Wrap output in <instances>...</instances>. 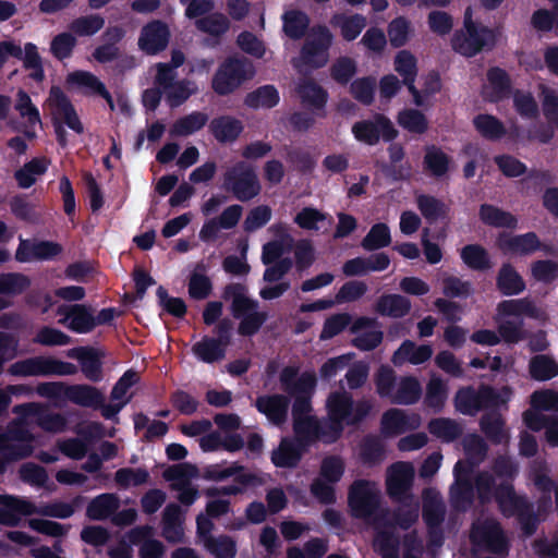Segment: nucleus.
I'll return each mask as SVG.
<instances>
[{"instance_id": "de8ad7c7", "label": "nucleus", "mask_w": 558, "mask_h": 558, "mask_svg": "<svg viewBox=\"0 0 558 558\" xmlns=\"http://www.w3.org/2000/svg\"><path fill=\"white\" fill-rule=\"evenodd\" d=\"M279 92L274 85H263L246 94L244 105L251 109H271L279 104Z\"/></svg>"}, {"instance_id": "338daca9", "label": "nucleus", "mask_w": 558, "mask_h": 558, "mask_svg": "<svg viewBox=\"0 0 558 558\" xmlns=\"http://www.w3.org/2000/svg\"><path fill=\"white\" fill-rule=\"evenodd\" d=\"M532 278L545 284L553 283L558 278V262L553 259H537L531 264Z\"/></svg>"}, {"instance_id": "69168bd1", "label": "nucleus", "mask_w": 558, "mask_h": 558, "mask_svg": "<svg viewBox=\"0 0 558 558\" xmlns=\"http://www.w3.org/2000/svg\"><path fill=\"white\" fill-rule=\"evenodd\" d=\"M331 78L340 84L347 85L356 74V62L350 57H339L331 64L330 69Z\"/></svg>"}, {"instance_id": "4d7b16f0", "label": "nucleus", "mask_w": 558, "mask_h": 558, "mask_svg": "<svg viewBox=\"0 0 558 558\" xmlns=\"http://www.w3.org/2000/svg\"><path fill=\"white\" fill-rule=\"evenodd\" d=\"M333 23L340 27L341 36L347 41H353L366 26V17L355 13L352 15L336 14Z\"/></svg>"}, {"instance_id": "473e14b6", "label": "nucleus", "mask_w": 558, "mask_h": 558, "mask_svg": "<svg viewBox=\"0 0 558 558\" xmlns=\"http://www.w3.org/2000/svg\"><path fill=\"white\" fill-rule=\"evenodd\" d=\"M478 217L484 225L493 228L515 229L519 222L510 211L487 203L480 206Z\"/></svg>"}, {"instance_id": "20e7f679", "label": "nucleus", "mask_w": 558, "mask_h": 558, "mask_svg": "<svg viewBox=\"0 0 558 558\" xmlns=\"http://www.w3.org/2000/svg\"><path fill=\"white\" fill-rule=\"evenodd\" d=\"M499 36L498 27H488L474 21L472 10L468 8L464 12L462 27L452 35L451 47L457 53L472 58L483 51L493 50Z\"/></svg>"}, {"instance_id": "e2e57ef3", "label": "nucleus", "mask_w": 558, "mask_h": 558, "mask_svg": "<svg viewBox=\"0 0 558 558\" xmlns=\"http://www.w3.org/2000/svg\"><path fill=\"white\" fill-rule=\"evenodd\" d=\"M442 294L452 299H468L473 294V286L469 280H463L457 276H447L442 279Z\"/></svg>"}, {"instance_id": "412c9836", "label": "nucleus", "mask_w": 558, "mask_h": 558, "mask_svg": "<svg viewBox=\"0 0 558 558\" xmlns=\"http://www.w3.org/2000/svg\"><path fill=\"white\" fill-rule=\"evenodd\" d=\"M49 99L53 107V118H57V121L62 120L69 129L77 134H82L84 132L83 123L65 93L59 86H52Z\"/></svg>"}, {"instance_id": "e433bc0d", "label": "nucleus", "mask_w": 558, "mask_h": 558, "mask_svg": "<svg viewBox=\"0 0 558 558\" xmlns=\"http://www.w3.org/2000/svg\"><path fill=\"white\" fill-rule=\"evenodd\" d=\"M451 157L436 145L425 147L423 167L435 178H441L450 169Z\"/></svg>"}, {"instance_id": "9b49d317", "label": "nucleus", "mask_w": 558, "mask_h": 558, "mask_svg": "<svg viewBox=\"0 0 558 558\" xmlns=\"http://www.w3.org/2000/svg\"><path fill=\"white\" fill-rule=\"evenodd\" d=\"M351 132L357 142L368 146L377 145L380 140L393 142L399 135L391 120L384 113H375L372 119L356 121Z\"/></svg>"}, {"instance_id": "393cba45", "label": "nucleus", "mask_w": 558, "mask_h": 558, "mask_svg": "<svg viewBox=\"0 0 558 558\" xmlns=\"http://www.w3.org/2000/svg\"><path fill=\"white\" fill-rule=\"evenodd\" d=\"M0 504V524L7 526H16L20 523V515H32L37 512L36 506L28 500L15 497L1 495Z\"/></svg>"}, {"instance_id": "864d4df0", "label": "nucleus", "mask_w": 558, "mask_h": 558, "mask_svg": "<svg viewBox=\"0 0 558 558\" xmlns=\"http://www.w3.org/2000/svg\"><path fill=\"white\" fill-rule=\"evenodd\" d=\"M9 372L13 376H48V357L34 356L13 363Z\"/></svg>"}, {"instance_id": "cd10ccee", "label": "nucleus", "mask_w": 558, "mask_h": 558, "mask_svg": "<svg viewBox=\"0 0 558 558\" xmlns=\"http://www.w3.org/2000/svg\"><path fill=\"white\" fill-rule=\"evenodd\" d=\"M422 499V517L426 526H441L446 518V507L440 494L428 487L423 490Z\"/></svg>"}, {"instance_id": "0eeeda50", "label": "nucleus", "mask_w": 558, "mask_h": 558, "mask_svg": "<svg viewBox=\"0 0 558 558\" xmlns=\"http://www.w3.org/2000/svg\"><path fill=\"white\" fill-rule=\"evenodd\" d=\"M508 399L492 386L482 384L475 389L473 386L461 387L457 390L453 404L456 410L469 416H474L478 412L488 409H495L506 403Z\"/></svg>"}, {"instance_id": "603ef678", "label": "nucleus", "mask_w": 558, "mask_h": 558, "mask_svg": "<svg viewBox=\"0 0 558 558\" xmlns=\"http://www.w3.org/2000/svg\"><path fill=\"white\" fill-rule=\"evenodd\" d=\"M497 332L500 342L506 344H517L527 338V331L524 329L523 319H501L496 317Z\"/></svg>"}, {"instance_id": "6e6552de", "label": "nucleus", "mask_w": 558, "mask_h": 558, "mask_svg": "<svg viewBox=\"0 0 558 558\" xmlns=\"http://www.w3.org/2000/svg\"><path fill=\"white\" fill-rule=\"evenodd\" d=\"M223 189L240 202H248L262 190L257 173L253 166L238 161L223 174Z\"/></svg>"}, {"instance_id": "dca6fc26", "label": "nucleus", "mask_w": 558, "mask_h": 558, "mask_svg": "<svg viewBox=\"0 0 558 558\" xmlns=\"http://www.w3.org/2000/svg\"><path fill=\"white\" fill-rule=\"evenodd\" d=\"M66 356L78 362L84 377L92 383L104 379L105 352L94 347H76L66 352Z\"/></svg>"}, {"instance_id": "f257e3e1", "label": "nucleus", "mask_w": 558, "mask_h": 558, "mask_svg": "<svg viewBox=\"0 0 558 558\" xmlns=\"http://www.w3.org/2000/svg\"><path fill=\"white\" fill-rule=\"evenodd\" d=\"M474 488L482 504L494 496L500 513L506 518L515 517L526 536L533 535L538 527V515L534 504L524 495H518L510 482L495 485V478L488 472H480L474 480Z\"/></svg>"}, {"instance_id": "79ce46f5", "label": "nucleus", "mask_w": 558, "mask_h": 558, "mask_svg": "<svg viewBox=\"0 0 558 558\" xmlns=\"http://www.w3.org/2000/svg\"><path fill=\"white\" fill-rule=\"evenodd\" d=\"M460 258L475 271H486L493 267L488 251L477 243L464 245L460 251Z\"/></svg>"}, {"instance_id": "bf43d9fd", "label": "nucleus", "mask_w": 558, "mask_h": 558, "mask_svg": "<svg viewBox=\"0 0 558 558\" xmlns=\"http://www.w3.org/2000/svg\"><path fill=\"white\" fill-rule=\"evenodd\" d=\"M397 122L403 130L413 134L421 135L428 130L426 116L417 109H402L397 116Z\"/></svg>"}, {"instance_id": "39448f33", "label": "nucleus", "mask_w": 558, "mask_h": 558, "mask_svg": "<svg viewBox=\"0 0 558 558\" xmlns=\"http://www.w3.org/2000/svg\"><path fill=\"white\" fill-rule=\"evenodd\" d=\"M281 390L290 398L292 403V420L298 417L311 416L312 397L316 387V377L314 374L304 372L299 374V367L295 365L284 366L279 375Z\"/></svg>"}, {"instance_id": "a19ab883", "label": "nucleus", "mask_w": 558, "mask_h": 558, "mask_svg": "<svg viewBox=\"0 0 558 558\" xmlns=\"http://www.w3.org/2000/svg\"><path fill=\"white\" fill-rule=\"evenodd\" d=\"M523 315L531 318H536L538 316L537 307L527 298L504 300L497 305V317L501 318L513 316L520 319Z\"/></svg>"}, {"instance_id": "0e129e2a", "label": "nucleus", "mask_w": 558, "mask_h": 558, "mask_svg": "<svg viewBox=\"0 0 558 558\" xmlns=\"http://www.w3.org/2000/svg\"><path fill=\"white\" fill-rule=\"evenodd\" d=\"M376 80L373 76H365L354 80L350 85V93L354 99L364 106L374 101Z\"/></svg>"}, {"instance_id": "1a4fd4ad", "label": "nucleus", "mask_w": 558, "mask_h": 558, "mask_svg": "<svg viewBox=\"0 0 558 558\" xmlns=\"http://www.w3.org/2000/svg\"><path fill=\"white\" fill-rule=\"evenodd\" d=\"M348 506L355 519H369L380 507V493L367 480H355L349 487Z\"/></svg>"}, {"instance_id": "5fc2aeb1", "label": "nucleus", "mask_w": 558, "mask_h": 558, "mask_svg": "<svg viewBox=\"0 0 558 558\" xmlns=\"http://www.w3.org/2000/svg\"><path fill=\"white\" fill-rule=\"evenodd\" d=\"M390 244V228L385 222L374 223L361 241V246L367 252L378 251L389 246Z\"/></svg>"}, {"instance_id": "7c9ffc66", "label": "nucleus", "mask_w": 558, "mask_h": 558, "mask_svg": "<svg viewBox=\"0 0 558 558\" xmlns=\"http://www.w3.org/2000/svg\"><path fill=\"white\" fill-rule=\"evenodd\" d=\"M66 400L70 402L98 410L105 400L104 393L96 387L86 384L69 385L66 388Z\"/></svg>"}, {"instance_id": "f3484780", "label": "nucleus", "mask_w": 558, "mask_h": 558, "mask_svg": "<svg viewBox=\"0 0 558 558\" xmlns=\"http://www.w3.org/2000/svg\"><path fill=\"white\" fill-rule=\"evenodd\" d=\"M170 36V29L166 22L153 20L142 27L138 47L146 54L156 56L168 47Z\"/></svg>"}, {"instance_id": "c03bdc74", "label": "nucleus", "mask_w": 558, "mask_h": 558, "mask_svg": "<svg viewBox=\"0 0 558 558\" xmlns=\"http://www.w3.org/2000/svg\"><path fill=\"white\" fill-rule=\"evenodd\" d=\"M422 397V386L414 376H404L400 379L391 399L392 404L412 405Z\"/></svg>"}, {"instance_id": "5701e85b", "label": "nucleus", "mask_w": 558, "mask_h": 558, "mask_svg": "<svg viewBox=\"0 0 558 558\" xmlns=\"http://www.w3.org/2000/svg\"><path fill=\"white\" fill-rule=\"evenodd\" d=\"M66 82L82 89L85 96H99L106 100L111 110L114 109V101L106 85L93 73L77 70L70 73Z\"/></svg>"}, {"instance_id": "f8f14e48", "label": "nucleus", "mask_w": 558, "mask_h": 558, "mask_svg": "<svg viewBox=\"0 0 558 558\" xmlns=\"http://www.w3.org/2000/svg\"><path fill=\"white\" fill-rule=\"evenodd\" d=\"M470 538L475 546L494 555L507 556L509 553V541L496 520L473 524Z\"/></svg>"}, {"instance_id": "09e8293b", "label": "nucleus", "mask_w": 558, "mask_h": 558, "mask_svg": "<svg viewBox=\"0 0 558 558\" xmlns=\"http://www.w3.org/2000/svg\"><path fill=\"white\" fill-rule=\"evenodd\" d=\"M208 122V114L202 111H193L179 118L171 126V136L183 137L202 130Z\"/></svg>"}, {"instance_id": "8fccbe9b", "label": "nucleus", "mask_w": 558, "mask_h": 558, "mask_svg": "<svg viewBox=\"0 0 558 558\" xmlns=\"http://www.w3.org/2000/svg\"><path fill=\"white\" fill-rule=\"evenodd\" d=\"M294 439L310 448L318 440L319 421L316 416H304L293 418Z\"/></svg>"}, {"instance_id": "680f3d73", "label": "nucleus", "mask_w": 558, "mask_h": 558, "mask_svg": "<svg viewBox=\"0 0 558 558\" xmlns=\"http://www.w3.org/2000/svg\"><path fill=\"white\" fill-rule=\"evenodd\" d=\"M374 384L380 398L391 400L397 384L396 372L389 365H380L374 375Z\"/></svg>"}, {"instance_id": "4468645a", "label": "nucleus", "mask_w": 558, "mask_h": 558, "mask_svg": "<svg viewBox=\"0 0 558 558\" xmlns=\"http://www.w3.org/2000/svg\"><path fill=\"white\" fill-rule=\"evenodd\" d=\"M413 480L414 469L411 463L400 461L391 464L386 480L388 496L397 502H404L405 499H410Z\"/></svg>"}, {"instance_id": "37998d69", "label": "nucleus", "mask_w": 558, "mask_h": 558, "mask_svg": "<svg viewBox=\"0 0 558 558\" xmlns=\"http://www.w3.org/2000/svg\"><path fill=\"white\" fill-rule=\"evenodd\" d=\"M193 354L202 362L213 364L225 359L227 348L214 337L204 336L192 347Z\"/></svg>"}, {"instance_id": "4be33fe9", "label": "nucleus", "mask_w": 558, "mask_h": 558, "mask_svg": "<svg viewBox=\"0 0 558 558\" xmlns=\"http://www.w3.org/2000/svg\"><path fill=\"white\" fill-rule=\"evenodd\" d=\"M290 402L287 393H274L258 396L254 405L271 424L281 426L287 422Z\"/></svg>"}, {"instance_id": "b1692460", "label": "nucleus", "mask_w": 558, "mask_h": 558, "mask_svg": "<svg viewBox=\"0 0 558 558\" xmlns=\"http://www.w3.org/2000/svg\"><path fill=\"white\" fill-rule=\"evenodd\" d=\"M307 447L294 438L283 437L279 446L271 452V462L281 469H293L299 465Z\"/></svg>"}, {"instance_id": "ddd939ff", "label": "nucleus", "mask_w": 558, "mask_h": 558, "mask_svg": "<svg viewBox=\"0 0 558 558\" xmlns=\"http://www.w3.org/2000/svg\"><path fill=\"white\" fill-rule=\"evenodd\" d=\"M227 461L220 463L208 464L203 466L198 472V477L205 481L222 482L229 477H233V482L243 486H260L264 481L260 476L252 472H245V466L239 462H232L226 466Z\"/></svg>"}, {"instance_id": "ea45409f", "label": "nucleus", "mask_w": 558, "mask_h": 558, "mask_svg": "<svg viewBox=\"0 0 558 558\" xmlns=\"http://www.w3.org/2000/svg\"><path fill=\"white\" fill-rule=\"evenodd\" d=\"M416 206L429 225L446 219L450 211L449 206L441 199L428 194H420L416 197Z\"/></svg>"}, {"instance_id": "72a5a7b5", "label": "nucleus", "mask_w": 558, "mask_h": 558, "mask_svg": "<svg viewBox=\"0 0 558 558\" xmlns=\"http://www.w3.org/2000/svg\"><path fill=\"white\" fill-rule=\"evenodd\" d=\"M281 19L283 33L292 40L302 39L308 32L311 20L302 10H288Z\"/></svg>"}, {"instance_id": "6ab92c4d", "label": "nucleus", "mask_w": 558, "mask_h": 558, "mask_svg": "<svg viewBox=\"0 0 558 558\" xmlns=\"http://www.w3.org/2000/svg\"><path fill=\"white\" fill-rule=\"evenodd\" d=\"M56 313L62 316L59 323L76 333H88L95 328L92 308L85 304H62Z\"/></svg>"}, {"instance_id": "6e6d98bb", "label": "nucleus", "mask_w": 558, "mask_h": 558, "mask_svg": "<svg viewBox=\"0 0 558 558\" xmlns=\"http://www.w3.org/2000/svg\"><path fill=\"white\" fill-rule=\"evenodd\" d=\"M448 398V387L440 377H432L426 386L424 403L435 413L442 411Z\"/></svg>"}, {"instance_id": "f03ea898", "label": "nucleus", "mask_w": 558, "mask_h": 558, "mask_svg": "<svg viewBox=\"0 0 558 558\" xmlns=\"http://www.w3.org/2000/svg\"><path fill=\"white\" fill-rule=\"evenodd\" d=\"M373 402L367 399L354 401L347 391H333L326 401V422H319L318 440L324 444L338 441L345 426L356 427L363 423L373 410Z\"/></svg>"}, {"instance_id": "7ed1b4c3", "label": "nucleus", "mask_w": 558, "mask_h": 558, "mask_svg": "<svg viewBox=\"0 0 558 558\" xmlns=\"http://www.w3.org/2000/svg\"><path fill=\"white\" fill-rule=\"evenodd\" d=\"M221 298L231 301L230 312L233 318L240 320L236 331L242 337L255 336L268 320V313L258 310V301L247 295L246 286L243 283H228Z\"/></svg>"}, {"instance_id": "2eb2a0df", "label": "nucleus", "mask_w": 558, "mask_h": 558, "mask_svg": "<svg viewBox=\"0 0 558 558\" xmlns=\"http://www.w3.org/2000/svg\"><path fill=\"white\" fill-rule=\"evenodd\" d=\"M496 245L505 255L529 256L537 251L547 252V247L533 231L523 234L500 232L496 239Z\"/></svg>"}, {"instance_id": "a18cd8bd", "label": "nucleus", "mask_w": 558, "mask_h": 558, "mask_svg": "<svg viewBox=\"0 0 558 558\" xmlns=\"http://www.w3.org/2000/svg\"><path fill=\"white\" fill-rule=\"evenodd\" d=\"M480 427L485 437L494 445H501L508 439L505 421L498 412L484 414L480 420Z\"/></svg>"}, {"instance_id": "a211bd4d", "label": "nucleus", "mask_w": 558, "mask_h": 558, "mask_svg": "<svg viewBox=\"0 0 558 558\" xmlns=\"http://www.w3.org/2000/svg\"><path fill=\"white\" fill-rule=\"evenodd\" d=\"M199 469L191 463H179L169 466L163 472V477L166 481L173 482H182V486L179 487V501L184 506H192L197 497L198 490L197 488L191 486L189 483L190 480L198 477Z\"/></svg>"}, {"instance_id": "423d86ee", "label": "nucleus", "mask_w": 558, "mask_h": 558, "mask_svg": "<svg viewBox=\"0 0 558 558\" xmlns=\"http://www.w3.org/2000/svg\"><path fill=\"white\" fill-rule=\"evenodd\" d=\"M254 75L252 63L244 57H228L211 78V88L218 96H228Z\"/></svg>"}, {"instance_id": "774afa93", "label": "nucleus", "mask_w": 558, "mask_h": 558, "mask_svg": "<svg viewBox=\"0 0 558 558\" xmlns=\"http://www.w3.org/2000/svg\"><path fill=\"white\" fill-rule=\"evenodd\" d=\"M205 547L216 558H234L236 555V544L229 535L208 537Z\"/></svg>"}, {"instance_id": "13d9d810", "label": "nucleus", "mask_w": 558, "mask_h": 558, "mask_svg": "<svg viewBox=\"0 0 558 558\" xmlns=\"http://www.w3.org/2000/svg\"><path fill=\"white\" fill-rule=\"evenodd\" d=\"M196 28L213 37H221L230 28L228 17L221 12H211L195 21Z\"/></svg>"}, {"instance_id": "9d476101", "label": "nucleus", "mask_w": 558, "mask_h": 558, "mask_svg": "<svg viewBox=\"0 0 558 558\" xmlns=\"http://www.w3.org/2000/svg\"><path fill=\"white\" fill-rule=\"evenodd\" d=\"M333 36L325 25H316L300 50L301 62L312 70L324 68L329 61Z\"/></svg>"}, {"instance_id": "aec40b11", "label": "nucleus", "mask_w": 558, "mask_h": 558, "mask_svg": "<svg viewBox=\"0 0 558 558\" xmlns=\"http://www.w3.org/2000/svg\"><path fill=\"white\" fill-rule=\"evenodd\" d=\"M421 417L418 414H407L403 410L391 408L384 412L380 420V432L387 437L399 436L409 430L418 428Z\"/></svg>"}, {"instance_id": "bb28decb", "label": "nucleus", "mask_w": 558, "mask_h": 558, "mask_svg": "<svg viewBox=\"0 0 558 558\" xmlns=\"http://www.w3.org/2000/svg\"><path fill=\"white\" fill-rule=\"evenodd\" d=\"M298 95L303 106L307 107L317 117L326 116L328 92L314 80H306L299 84Z\"/></svg>"}, {"instance_id": "49530a36", "label": "nucleus", "mask_w": 558, "mask_h": 558, "mask_svg": "<svg viewBox=\"0 0 558 558\" xmlns=\"http://www.w3.org/2000/svg\"><path fill=\"white\" fill-rule=\"evenodd\" d=\"M428 432L444 442H452L461 437L462 426L453 418L436 417L427 424Z\"/></svg>"}, {"instance_id": "58836bf2", "label": "nucleus", "mask_w": 558, "mask_h": 558, "mask_svg": "<svg viewBox=\"0 0 558 558\" xmlns=\"http://www.w3.org/2000/svg\"><path fill=\"white\" fill-rule=\"evenodd\" d=\"M474 129L481 136L490 142L500 141L507 135L502 121L489 113H480L473 118Z\"/></svg>"}, {"instance_id": "4c0bfd02", "label": "nucleus", "mask_w": 558, "mask_h": 558, "mask_svg": "<svg viewBox=\"0 0 558 558\" xmlns=\"http://www.w3.org/2000/svg\"><path fill=\"white\" fill-rule=\"evenodd\" d=\"M487 81L492 88L489 100L494 102L508 98L512 92V83L508 72L499 66H493L487 71Z\"/></svg>"}, {"instance_id": "c85d7f7f", "label": "nucleus", "mask_w": 558, "mask_h": 558, "mask_svg": "<svg viewBox=\"0 0 558 558\" xmlns=\"http://www.w3.org/2000/svg\"><path fill=\"white\" fill-rule=\"evenodd\" d=\"M496 288L505 296L521 294L526 283L520 272L510 263H504L496 276Z\"/></svg>"}, {"instance_id": "c756f323", "label": "nucleus", "mask_w": 558, "mask_h": 558, "mask_svg": "<svg viewBox=\"0 0 558 558\" xmlns=\"http://www.w3.org/2000/svg\"><path fill=\"white\" fill-rule=\"evenodd\" d=\"M449 502L456 512H466L474 502V485L472 480L457 475L449 489Z\"/></svg>"}, {"instance_id": "052dcab7", "label": "nucleus", "mask_w": 558, "mask_h": 558, "mask_svg": "<svg viewBox=\"0 0 558 558\" xmlns=\"http://www.w3.org/2000/svg\"><path fill=\"white\" fill-rule=\"evenodd\" d=\"M32 284L28 276L22 272H2L0 274V294L20 295Z\"/></svg>"}, {"instance_id": "2f4dec72", "label": "nucleus", "mask_w": 558, "mask_h": 558, "mask_svg": "<svg viewBox=\"0 0 558 558\" xmlns=\"http://www.w3.org/2000/svg\"><path fill=\"white\" fill-rule=\"evenodd\" d=\"M209 132L219 143H232L243 132V124L234 117L219 116L210 121Z\"/></svg>"}, {"instance_id": "3c124183", "label": "nucleus", "mask_w": 558, "mask_h": 558, "mask_svg": "<svg viewBox=\"0 0 558 558\" xmlns=\"http://www.w3.org/2000/svg\"><path fill=\"white\" fill-rule=\"evenodd\" d=\"M529 372L535 380H550L558 375V363L550 355L536 354L530 360Z\"/></svg>"}, {"instance_id": "a878e982", "label": "nucleus", "mask_w": 558, "mask_h": 558, "mask_svg": "<svg viewBox=\"0 0 558 558\" xmlns=\"http://www.w3.org/2000/svg\"><path fill=\"white\" fill-rule=\"evenodd\" d=\"M184 515L178 504H168L161 518V535L170 544L184 542Z\"/></svg>"}, {"instance_id": "c9c22d12", "label": "nucleus", "mask_w": 558, "mask_h": 558, "mask_svg": "<svg viewBox=\"0 0 558 558\" xmlns=\"http://www.w3.org/2000/svg\"><path fill=\"white\" fill-rule=\"evenodd\" d=\"M119 498L114 494L104 493L89 501L86 517L95 521L106 520L119 509Z\"/></svg>"}, {"instance_id": "f704fd0d", "label": "nucleus", "mask_w": 558, "mask_h": 558, "mask_svg": "<svg viewBox=\"0 0 558 558\" xmlns=\"http://www.w3.org/2000/svg\"><path fill=\"white\" fill-rule=\"evenodd\" d=\"M375 311L381 316L402 318L411 311V301L401 294H384L375 306Z\"/></svg>"}]
</instances>
